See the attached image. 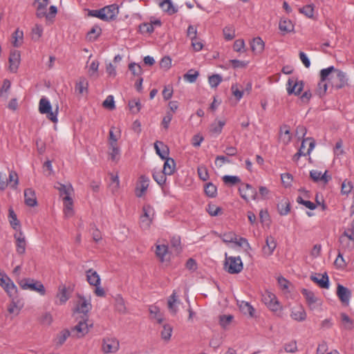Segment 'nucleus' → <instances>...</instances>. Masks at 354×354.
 I'll use <instances>...</instances> for the list:
<instances>
[{
	"label": "nucleus",
	"instance_id": "nucleus-1",
	"mask_svg": "<svg viewBox=\"0 0 354 354\" xmlns=\"http://www.w3.org/2000/svg\"><path fill=\"white\" fill-rule=\"evenodd\" d=\"M39 111L41 114H45L46 118L53 123L58 122L59 105L55 104L53 109L50 101L45 97H42L39 100Z\"/></svg>",
	"mask_w": 354,
	"mask_h": 354
},
{
	"label": "nucleus",
	"instance_id": "nucleus-2",
	"mask_svg": "<svg viewBox=\"0 0 354 354\" xmlns=\"http://www.w3.org/2000/svg\"><path fill=\"white\" fill-rule=\"evenodd\" d=\"M243 266L240 257H227L225 253L224 269L230 274H238L243 270Z\"/></svg>",
	"mask_w": 354,
	"mask_h": 354
},
{
	"label": "nucleus",
	"instance_id": "nucleus-3",
	"mask_svg": "<svg viewBox=\"0 0 354 354\" xmlns=\"http://www.w3.org/2000/svg\"><path fill=\"white\" fill-rule=\"evenodd\" d=\"M19 284L23 290H30L35 291L42 296L46 295L45 287L39 281H36L30 278H26L21 279Z\"/></svg>",
	"mask_w": 354,
	"mask_h": 354
},
{
	"label": "nucleus",
	"instance_id": "nucleus-4",
	"mask_svg": "<svg viewBox=\"0 0 354 354\" xmlns=\"http://www.w3.org/2000/svg\"><path fill=\"white\" fill-rule=\"evenodd\" d=\"M262 301L266 306L273 312H277L282 308L276 295L269 290H266L263 293Z\"/></svg>",
	"mask_w": 354,
	"mask_h": 354
},
{
	"label": "nucleus",
	"instance_id": "nucleus-5",
	"mask_svg": "<svg viewBox=\"0 0 354 354\" xmlns=\"http://www.w3.org/2000/svg\"><path fill=\"white\" fill-rule=\"evenodd\" d=\"M142 211L143 214L140 216V225L142 230H146L151 226L155 212L153 208L149 205H144Z\"/></svg>",
	"mask_w": 354,
	"mask_h": 354
},
{
	"label": "nucleus",
	"instance_id": "nucleus-6",
	"mask_svg": "<svg viewBox=\"0 0 354 354\" xmlns=\"http://www.w3.org/2000/svg\"><path fill=\"white\" fill-rule=\"evenodd\" d=\"M70 298V293L65 284L61 283L57 288L54 303L57 306L64 305Z\"/></svg>",
	"mask_w": 354,
	"mask_h": 354
},
{
	"label": "nucleus",
	"instance_id": "nucleus-7",
	"mask_svg": "<svg viewBox=\"0 0 354 354\" xmlns=\"http://www.w3.org/2000/svg\"><path fill=\"white\" fill-rule=\"evenodd\" d=\"M119 347V341L115 337H105L102 340V350L104 353H115Z\"/></svg>",
	"mask_w": 354,
	"mask_h": 354
},
{
	"label": "nucleus",
	"instance_id": "nucleus-8",
	"mask_svg": "<svg viewBox=\"0 0 354 354\" xmlns=\"http://www.w3.org/2000/svg\"><path fill=\"white\" fill-rule=\"evenodd\" d=\"M301 293L305 297L307 304L310 310H315L322 306V300L317 297L313 292L304 288L302 289Z\"/></svg>",
	"mask_w": 354,
	"mask_h": 354
},
{
	"label": "nucleus",
	"instance_id": "nucleus-9",
	"mask_svg": "<svg viewBox=\"0 0 354 354\" xmlns=\"http://www.w3.org/2000/svg\"><path fill=\"white\" fill-rule=\"evenodd\" d=\"M304 88L302 81H298L295 77H290L287 82V92L289 95L294 94L298 95L301 93Z\"/></svg>",
	"mask_w": 354,
	"mask_h": 354
},
{
	"label": "nucleus",
	"instance_id": "nucleus-10",
	"mask_svg": "<svg viewBox=\"0 0 354 354\" xmlns=\"http://www.w3.org/2000/svg\"><path fill=\"white\" fill-rule=\"evenodd\" d=\"M92 327V324H88L86 319L81 320L72 328V333L77 338H80L86 335L89 328Z\"/></svg>",
	"mask_w": 354,
	"mask_h": 354
},
{
	"label": "nucleus",
	"instance_id": "nucleus-11",
	"mask_svg": "<svg viewBox=\"0 0 354 354\" xmlns=\"http://www.w3.org/2000/svg\"><path fill=\"white\" fill-rule=\"evenodd\" d=\"M241 196L245 199L246 201H248L249 198L252 200H257V193L254 188H253L249 184H243L239 189Z\"/></svg>",
	"mask_w": 354,
	"mask_h": 354
},
{
	"label": "nucleus",
	"instance_id": "nucleus-12",
	"mask_svg": "<svg viewBox=\"0 0 354 354\" xmlns=\"http://www.w3.org/2000/svg\"><path fill=\"white\" fill-rule=\"evenodd\" d=\"M290 317L299 322H304L307 318V314L301 305H297L290 308Z\"/></svg>",
	"mask_w": 354,
	"mask_h": 354
},
{
	"label": "nucleus",
	"instance_id": "nucleus-13",
	"mask_svg": "<svg viewBox=\"0 0 354 354\" xmlns=\"http://www.w3.org/2000/svg\"><path fill=\"white\" fill-rule=\"evenodd\" d=\"M91 309V304L89 299L85 297L79 296L78 300L75 308V313H83L86 315Z\"/></svg>",
	"mask_w": 354,
	"mask_h": 354
},
{
	"label": "nucleus",
	"instance_id": "nucleus-14",
	"mask_svg": "<svg viewBox=\"0 0 354 354\" xmlns=\"http://www.w3.org/2000/svg\"><path fill=\"white\" fill-rule=\"evenodd\" d=\"M14 238L16 241V251L19 254H23L26 252V241L24 234L22 232L17 231L14 234Z\"/></svg>",
	"mask_w": 354,
	"mask_h": 354
},
{
	"label": "nucleus",
	"instance_id": "nucleus-15",
	"mask_svg": "<svg viewBox=\"0 0 354 354\" xmlns=\"http://www.w3.org/2000/svg\"><path fill=\"white\" fill-rule=\"evenodd\" d=\"M149 185V179L147 176L142 175L139 178L136 188V194L138 197H142L146 192Z\"/></svg>",
	"mask_w": 354,
	"mask_h": 354
},
{
	"label": "nucleus",
	"instance_id": "nucleus-16",
	"mask_svg": "<svg viewBox=\"0 0 354 354\" xmlns=\"http://www.w3.org/2000/svg\"><path fill=\"white\" fill-rule=\"evenodd\" d=\"M277 247V243L273 236H268L266 240V245L262 248L263 254L264 257H270L273 254L274 250Z\"/></svg>",
	"mask_w": 354,
	"mask_h": 354
},
{
	"label": "nucleus",
	"instance_id": "nucleus-17",
	"mask_svg": "<svg viewBox=\"0 0 354 354\" xmlns=\"http://www.w3.org/2000/svg\"><path fill=\"white\" fill-rule=\"evenodd\" d=\"M104 15L103 20L109 21L114 19L118 13V8L115 4L109 5L102 8Z\"/></svg>",
	"mask_w": 354,
	"mask_h": 354
},
{
	"label": "nucleus",
	"instance_id": "nucleus-18",
	"mask_svg": "<svg viewBox=\"0 0 354 354\" xmlns=\"http://www.w3.org/2000/svg\"><path fill=\"white\" fill-rule=\"evenodd\" d=\"M156 257L162 262L169 261V254L167 245L165 244L157 243L156 245Z\"/></svg>",
	"mask_w": 354,
	"mask_h": 354
},
{
	"label": "nucleus",
	"instance_id": "nucleus-19",
	"mask_svg": "<svg viewBox=\"0 0 354 354\" xmlns=\"http://www.w3.org/2000/svg\"><path fill=\"white\" fill-rule=\"evenodd\" d=\"M310 279L313 281L317 283L320 288L326 289L329 288V279L326 272L312 275Z\"/></svg>",
	"mask_w": 354,
	"mask_h": 354
},
{
	"label": "nucleus",
	"instance_id": "nucleus-20",
	"mask_svg": "<svg viewBox=\"0 0 354 354\" xmlns=\"http://www.w3.org/2000/svg\"><path fill=\"white\" fill-rule=\"evenodd\" d=\"M120 153L119 144L108 145V155L111 161L118 162L120 158Z\"/></svg>",
	"mask_w": 354,
	"mask_h": 354
},
{
	"label": "nucleus",
	"instance_id": "nucleus-21",
	"mask_svg": "<svg viewBox=\"0 0 354 354\" xmlns=\"http://www.w3.org/2000/svg\"><path fill=\"white\" fill-rule=\"evenodd\" d=\"M24 201L26 205L35 207L37 205L35 191L32 188H27L24 190Z\"/></svg>",
	"mask_w": 354,
	"mask_h": 354
},
{
	"label": "nucleus",
	"instance_id": "nucleus-22",
	"mask_svg": "<svg viewBox=\"0 0 354 354\" xmlns=\"http://www.w3.org/2000/svg\"><path fill=\"white\" fill-rule=\"evenodd\" d=\"M179 304L180 300L178 299L176 292L174 290L171 295L168 298L167 301L168 309L171 314H176Z\"/></svg>",
	"mask_w": 354,
	"mask_h": 354
},
{
	"label": "nucleus",
	"instance_id": "nucleus-23",
	"mask_svg": "<svg viewBox=\"0 0 354 354\" xmlns=\"http://www.w3.org/2000/svg\"><path fill=\"white\" fill-rule=\"evenodd\" d=\"M337 295L342 303L346 304H348L351 293L347 288H345L344 286L338 284Z\"/></svg>",
	"mask_w": 354,
	"mask_h": 354
},
{
	"label": "nucleus",
	"instance_id": "nucleus-24",
	"mask_svg": "<svg viewBox=\"0 0 354 354\" xmlns=\"http://www.w3.org/2000/svg\"><path fill=\"white\" fill-rule=\"evenodd\" d=\"M20 53L19 51H12L9 57L10 70V71L17 72L20 64Z\"/></svg>",
	"mask_w": 354,
	"mask_h": 354
},
{
	"label": "nucleus",
	"instance_id": "nucleus-25",
	"mask_svg": "<svg viewBox=\"0 0 354 354\" xmlns=\"http://www.w3.org/2000/svg\"><path fill=\"white\" fill-rule=\"evenodd\" d=\"M315 146V142L312 138L304 139L299 151H302L304 156H306L310 153Z\"/></svg>",
	"mask_w": 354,
	"mask_h": 354
},
{
	"label": "nucleus",
	"instance_id": "nucleus-26",
	"mask_svg": "<svg viewBox=\"0 0 354 354\" xmlns=\"http://www.w3.org/2000/svg\"><path fill=\"white\" fill-rule=\"evenodd\" d=\"M55 187L59 190L60 196L63 198L64 196L71 197L73 192V187L71 184H62L57 183Z\"/></svg>",
	"mask_w": 354,
	"mask_h": 354
},
{
	"label": "nucleus",
	"instance_id": "nucleus-27",
	"mask_svg": "<svg viewBox=\"0 0 354 354\" xmlns=\"http://www.w3.org/2000/svg\"><path fill=\"white\" fill-rule=\"evenodd\" d=\"M0 286L5 290V291L11 296L17 291V287L13 281L8 277L5 279H2L0 282Z\"/></svg>",
	"mask_w": 354,
	"mask_h": 354
},
{
	"label": "nucleus",
	"instance_id": "nucleus-28",
	"mask_svg": "<svg viewBox=\"0 0 354 354\" xmlns=\"http://www.w3.org/2000/svg\"><path fill=\"white\" fill-rule=\"evenodd\" d=\"M149 311L151 319L156 320V322L160 324L163 323L164 315L160 312V310L158 306L155 305L150 306L149 307Z\"/></svg>",
	"mask_w": 354,
	"mask_h": 354
},
{
	"label": "nucleus",
	"instance_id": "nucleus-29",
	"mask_svg": "<svg viewBox=\"0 0 354 354\" xmlns=\"http://www.w3.org/2000/svg\"><path fill=\"white\" fill-rule=\"evenodd\" d=\"M86 279L91 286L100 285V277L97 272L93 269H89L86 272Z\"/></svg>",
	"mask_w": 354,
	"mask_h": 354
},
{
	"label": "nucleus",
	"instance_id": "nucleus-30",
	"mask_svg": "<svg viewBox=\"0 0 354 354\" xmlns=\"http://www.w3.org/2000/svg\"><path fill=\"white\" fill-rule=\"evenodd\" d=\"M64 212L66 217H71L74 214L73 201L71 197L64 196Z\"/></svg>",
	"mask_w": 354,
	"mask_h": 354
},
{
	"label": "nucleus",
	"instance_id": "nucleus-31",
	"mask_svg": "<svg viewBox=\"0 0 354 354\" xmlns=\"http://www.w3.org/2000/svg\"><path fill=\"white\" fill-rule=\"evenodd\" d=\"M225 124V120H215L210 124L209 131L212 136H216L222 132V129Z\"/></svg>",
	"mask_w": 354,
	"mask_h": 354
},
{
	"label": "nucleus",
	"instance_id": "nucleus-32",
	"mask_svg": "<svg viewBox=\"0 0 354 354\" xmlns=\"http://www.w3.org/2000/svg\"><path fill=\"white\" fill-rule=\"evenodd\" d=\"M326 174L327 171H325V172L322 174V171L319 170L313 169L310 171V176L315 182L322 180L324 183H327L330 178L327 176Z\"/></svg>",
	"mask_w": 354,
	"mask_h": 354
},
{
	"label": "nucleus",
	"instance_id": "nucleus-33",
	"mask_svg": "<svg viewBox=\"0 0 354 354\" xmlns=\"http://www.w3.org/2000/svg\"><path fill=\"white\" fill-rule=\"evenodd\" d=\"M156 153L162 159L168 158L169 149L163 142L157 141L154 143Z\"/></svg>",
	"mask_w": 354,
	"mask_h": 354
},
{
	"label": "nucleus",
	"instance_id": "nucleus-34",
	"mask_svg": "<svg viewBox=\"0 0 354 354\" xmlns=\"http://www.w3.org/2000/svg\"><path fill=\"white\" fill-rule=\"evenodd\" d=\"M120 137V130L115 127H111L109 132L107 145L118 144V140Z\"/></svg>",
	"mask_w": 354,
	"mask_h": 354
},
{
	"label": "nucleus",
	"instance_id": "nucleus-35",
	"mask_svg": "<svg viewBox=\"0 0 354 354\" xmlns=\"http://www.w3.org/2000/svg\"><path fill=\"white\" fill-rule=\"evenodd\" d=\"M346 239L351 242V245H354V220L351 224V229H348L340 236L339 242H345Z\"/></svg>",
	"mask_w": 354,
	"mask_h": 354
},
{
	"label": "nucleus",
	"instance_id": "nucleus-36",
	"mask_svg": "<svg viewBox=\"0 0 354 354\" xmlns=\"http://www.w3.org/2000/svg\"><path fill=\"white\" fill-rule=\"evenodd\" d=\"M265 44L261 37L254 38L251 42V48L254 53H261L264 49Z\"/></svg>",
	"mask_w": 354,
	"mask_h": 354
},
{
	"label": "nucleus",
	"instance_id": "nucleus-37",
	"mask_svg": "<svg viewBox=\"0 0 354 354\" xmlns=\"http://www.w3.org/2000/svg\"><path fill=\"white\" fill-rule=\"evenodd\" d=\"M279 28L284 33H288L294 30V25L287 19H281L279 21Z\"/></svg>",
	"mask_w": 354,
	"mask_h": 354
},
{
	"label": "nucleus",
	"instance_id": "nucleus-38",
	"mask_svg": "<svg viewBox=\"0 0 354 354\" xmlns=\"http://www.w3.org/2000/svg\"><path fill=\"white\" fill-rule=\"evenodd\" d=\"M165 160V161L163 165L162 171L167 175L173 174L176 168V163L174 160L171 158H167Z\"/></svg>",
	"mask_w": 354,
	"mask_h": 354
},
{
	"label": "nucleus",
	"instance_id": "nucleus-39",
	"mask_svg": "<svg viewBox=\"0 0 354 354\" xmlns=\"http://www.w3.org/2000/svg\"><path fill=\"white\" fill-rule=\"evenodd\" d=\"M12 44L15 47H19L23 44L24 32L19 28H17L12 35Z\"/></svg>",
	"mask_w": 354,
	"mask_h": 354
},
{
	"label": "nucleus",
	"instance_id": "nucleus-40",
	"mask_svg": "<svg viewBox=\"0 0 354 354\" xmlns=\"http://www.w3.org/2000/svg\"><path fill=\"white\" fill-rule=\"evenodd\" d=\"M173 327L171 325L167 323L163 324L162 329L160 331L161 338L166 342L169 341L171 337Z\"/></svg>",
	"mask_w": 354,
	"mask_h": 354
},
{
	"label": "nucleus",
	"instance_id": "nucleus-41",
	"mask_svg": "<svg viewBox=\"0 0 354 354\" xmlns=\"http://www.w3.org/2000/svg\"><path fill=\"white\" fill-rule=\"evenodd\" d=\"M340 317L342 327L344 330H351L354 328V321L351 319L346 313H341Z\"/></svg>",
	"mask_w": 354,
	"mask_h": 354
},
{
	"label": "nucleus",
	"instance_id": "nucleus-42",
	"mask_svg": "<svg viewBox=\"0 0 354 354\" xmlns=\"http://www.w3.org/2000/svg\"><path fill=\"white\" fill-rule=\"evenodd\" d=\"M159 6L163 11L169 15H173L177 12V9L173 6L171 0H164L159 3Z\"/></svg>",
	"mask_w": 354,
	"mask_h": 354
},
{
	"label": "nucleus",
	"instance_id": "nucleus-43",
	"mask_svg": "<svg viewBox=\"0 0 354 354\" xmlns=\"http://www.w3.org/2000/svg\"><path fill=\"white\" fill-rule=\"evenodd\" d=\"M8 219L12 227L17 232L20 231V224L17 219V215L12 208L9 209Z\"/></svg>",
	"mask_w": 354,
	"mask_h": 354
},
{
	"label": "nucleus",
	"instance_id": "nucleus-44",
	"mask_svg": "<svg viewBox=\"0 0 354 354\" xmlns=\"http://www.w3.org/2000/svg\"><path fill=\"white\" fill-rule=\"evenodd\" d=\"M280 140L283 144H288L291 140V135L289 128L284 125L280 129Z\"/></svg>",
	"mask_w": 354,
	"mask_h": 354
},
{
	"label": "nucleus",
	"instance_id": "nucleus-45",
	"mask_svg": "<svg viewBox=\"0 0 354 354\" xmlns=\"http://www.w3.org/2000/svg\"><path fill=\"white\" fill-rule=\"evenodd\" d=\"M279 213L285 216L287 215L290 210V203L287 199L282 200L277 205Z\"/></svg>",
	"mask_w": 354,
	"mask_h": 354
},
{
	"label": "nucleus",
	"instance_id": "nucleus-46",
	"mask_svg": "<svg viewBox=\"0 0 354 354\" xmlns=\"http://www.w3.org/2000/svg\"><path fill=\"white\" fill-rule=\"evenodd\" d=\"M166 176L163 171L160 170H153V178L154 180L160 185H162L165 183L166 181Z\"/></svg>",
	"mask_w": 354,
	"mask_h": 354
},
{
	"label": "nucleus",
	"instance_id": "nucleus-47",
	"mask_svg": "<svg viewBox=\"0 0 354 354\" xmlns=\"http://www.w3.org/2000/svg\"><path fill=\"white\" fill-rule=\"evenodd\" d=\"M111 183L109 184L110 189L113 193L118 192L120 188V180L118 174H111Z\"/></svg>",
	"mask_w": 354,
	"mask_h": 354
},
{
	"label": "nucleus",
	"instance_id": "nucleus-48",
	"mask_svg": "<svg viewBox=\"0 0 354 354\" xmlns=\"http://www.w3.org/2000/svg\"><path fill=\"white\" fill-rule=\"evenodd\" d=\"M70 331L67 329L63 330L59 332L55 339V342L57 345H62L67 338L70 336Z\"/></svg>",
	"mask_w": 354,
	"mask_h": 354
},
{
	"label": "nucleus",
	"instance_id": "nucleus-49",
	"mask_svg": "<svg viewBox=\"0 0 354 354\" xmlns=\"http://www.w3.org/2000/svg\"><path fill=\"white\" fill-rule=\"evenodd\" d=\"M43 26L39 24H35V26L32 28L31 34H32V39L34 41H38L39 38L42 36L43 34Z\"/></svg>",
	"mask_w": 354,
	"mask_h": 354
},
{
	"label": "nucleus",
	"instance_id": "nucleus-50",
	"mask_svg": "<svg viewBox=\"0 0 354 354\" xmlns=\"http://www.w3.org/2000/svg\"><path fill=\"white\" fill-rule=\"evenodd\" d=\"M222 344V337L218 334H214L209 340V345L214 349H217Z\"/></svg>",
	"mask_w": 354,
	"mask_h": 354
},
{
	"label": "nucleus",
	"instance_id": "nucleus-51",
	"mask_svg": "<svg viewBox=\"0 0 354 354\" xmlns=\"http://www.w3.org/2000/svg\"><path fill=\"white\" fill-rule=\"evenodd\" d=\"M300 13L304 15L308 18H313L314 16V6L313 4L306 5L299 9Z\"/></svg>",
	"mask_w": 354,
	"mask_h": 354
},
{
	"label": "nucleus",
	"instance_id": "nucleus-52",
	"mask_svg": "<svg viewBox=\"0 0 354 354\" xmlns=\"http://www.w3.org/2000/svg\"><path fill=\"white\" fill-rule=\"evenodd\" d=\"M129 106L130 111L135 114L138 113L140 111L142 104L139 100L133 99L129 102Z\"/></svg>",
	"mask_w": 354,
	"mask_h": 354
},
{
	"label": "nucleus",
	"instance_id": "nucleus-53",
	"mask_svg": "<svg viewBox=\"0 0 354 354\" xmlns=\"http://www.w3.org/2000/svg\"><path fill=\"white\" fill-rule=\"evenodd\" d=\"M336 68L334 66H329L326 68L322 69L320 71V79L326 81L329 80L332 73H335Z\"/></svg>",
	"mask_w": 354,
	"mask_h": 354
},
{
	"label": "nucleus",
	"instance_id": "nucleus-54",
	"mask_svg": "<svg viewBox=\"0 0 354 354\" xmlns=\"http://www.w3.org/2000/svg\"><path fill=\"white\" fill-rule=\"evenodd\" d=\"M223 33L224 38L227 41L232 40L235 37V30L232 26H225L223 29Z\"/></svg>",
	"mask_w": 354,
	"mask_h": 354
},
{
	"label": "nucleus",
	"instance_id": "nucleus-55",
	"mask_svg": "<svg viewBox=\"0 0 354 354\" xmlns=\"http://www.w3.org/2000/svg\"><path fill=\"white\" fill-rule=\"evenodd\" d=\"M336 77L339 80V82L335 85L337 88L343 87L347 82L346 75L345 73L336 69L335 71Z\"/></svg>",
	"mask_w": 354,
	"mask_h": 354
},
{
	"label": "nucleus",
	"instance_id": "nucleus-56",
	"mask_svg": "<svg viewBox=\"0 0 354 354\" xmlns=\"http://www.w3.org/2000/svg\"><path fill=\"white\" fill-rule=\"evenodd\" d=\"M240 308L244 314H248L250 317L254 315V309L248 302L242 301Z\"/></svg>",
	"mask_w": 354,
	"mask_h": 354
},
{
	"label": "nucleus",
	"instance_id": "nucleus-57",
	"mask_svg": "<svg viewBox=\"0 0 354 354\" xmlns=\"http://www.w3.org/2000/svg\"><path fill=\"white\" fill-rule=\"evenodd\" d=\"M8 183H10V187L13 189H16L19 184V178L17 174L14 171L9 172Z\"/></svg>",
	"mask_w": 354,
	"mask_h": 354
},
{
	"label": "nucleus",
	"instance_id": "nucleus-58",
	"mask_svg": "<svg viewBox=\"0 0 354 354\" xmlns=\"http://www.w3.org/2000/svg\"><path fill=\"white\" fill-rule=\"evenodd\" d=\"M198 75L199 73L198 71H194L193 70H190L188 73L184 75L183 78L185 81L189 83H194L196 81Z\"/></svg>",
	"mask_w": 354,
	"mask_h": 354
},
{
	"label": "nucleus",
	"instance_id": "nucleus-59",
	"mask_svg": "<svg viewBox=\"0 0 354 354\" xmlns=\"http://www.w3.org/2000/svg\"><path fill=\"white\" fill-rule=\"evenodd\" d=\"M205 192L207 196L213 198L216 196L217 193L216 187L214 184L209 183L205 186Z\"/></svg>",
	"mask_w": 354,
	"mask_h": 354
},
{
	"label": "nucleus",
	"instance_id": "nucleus-60",
	"mask_svg": "<svg viewBox=\"0 0 354 354\" xmlns=\"http://www.w3.org/2000/svg\"><path fill=\"white\" fill-rule=\"evenodd\" d=\"M207 211L210 216H216L221 213L222 209L214 204H209L207 207Z\"/></svg>",
	"mask_w": 354,
	"mask_h": 354
},
{
	"label": "nucleus",
	"instance_id": "nucleus-61",
	"mask_svg": "<svg viewBox=\"0 0 354 354\" xmlns=\"http://www.w3.org/2000/svg\"><path fill=\"white\" fill-rule=\"evenodd\" d=\"M222 81V77L218 75H212L209 77L208 82L211 87L216 88Z\"/></svg>",
	"mask_w": 354,
	"mask_h": 354
},
{
	"label": "nucleus",
	"instance_id": "nucleus-62",
	"mask_svg": "<svg viewBox=\"0 0 354 354\" xmlns=\"http://www.w3.org/2000/svg\"><path fill=\"white\" fill-rule=\"evenodd\" d=\"M101 34V28L99 26H93L88 32L87 37L89 40H95Z\"/></svg>",
	"mask_w": 354,
	"mask_h": 354
},
{
	"label": "nucleus",
	"instance_id": "nucleus-63",
	"mask_svg": "<svg viewBox=\"0 0 354 354\" xmlns=\"http://www.w3.org/2000/svg\"><path fill=\"white\" fill-rule=\"evenodd\" d=\"M233 319V316L231 315H223L219 317V323L221 326L225 328L229 326Z\"/></svg>",
	"mask_w": 354,
	"mask_h": 354
},
{
	"label": "nucleus",
	"instance_id": "nucleus-64",
	"mask_svg": "<svg viewBox=\"0 0 354 354\" xmlns=\"http://www.w3.org/2000/svg\"><path fill=\"white\" fill-rule=\"evenodd\" d=\"M245 41L242 39H236L233 45V49L236 52L242 53L245 52Z\"/></svg>",
	"mask_w": 354,
	"mask_h": 354
}]
</instances>
